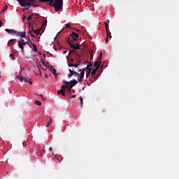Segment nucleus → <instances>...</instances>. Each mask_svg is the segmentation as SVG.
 Instances as JSON below:
<instances>
[{
  "mask_svg": "<svg viewBox=\"0 0 179 179\" xmlns=\"http://www.w3.org/2000/svg\"><path fill=\"white\" fill-rule=\"evenodd\" d=\"M41 62L43 65H45V60H44V59H41Z\"/></svg>",
  "mask_w": 179,
  "mask_h": 179,
  "instance_id": "7c9ffc66",
  "label": "nucleus"
},
{
  "mask_svg": "<svg viewBox=\"0 0 179 179\" xmlns=\"http://www.w3.org/2000/svg\"><path fill=\"white\" fill-rule=\"evenodd\" d=\"M97 71H99V67H96L95 69H94L92 71V76H94V75H96V73H97Z\"/></svg>",
  "mask_w": 179,
  "mask_h": 179,
  "instance_id": "a211bd4d",
  "label": "nucleus"
},
{
  "mask_svg": "<svg viewBox=\"0 0 179 179\" xmlns=\"http://www.w3.org/2000/svg\"><path fill=\"white\" fill-rule=\"evenodd\" d=\"M77 31H79V29H77Z\"/></svg>",
  "mask_w": 179,
  "mask_h": 179,
  "instance_id": "603ef678",
  "label": "nucleus"
},
{
  "mask_svg": "<svg viewBox=\"0 0 179 179\" xmlns=\"http://www.w3.org/2000/svg\"><path fill=\"white\" fill-rule=\"evenodd\" d=\"M37 0H17L21 6H31L33 3H36ZM40 2H49L50 6H53L56 12H59L64 6V0H38Z\"/></svg>",
  "mask_w": 179,
  "mask_h": 179,
  "instance_id": "f257e3e1",
  "label": "nucleus"
},
{
  "mask_svg": "<svg viewBox=\"0 0 179 179\" xmlns=\"http://www.w3.org/2000/svg\"><path fill=\"white\" fill-rule=\"evenodd\" d=\"M60 92H61L62 96H63L64 97L66 96V94H65V91H64V90H60Z\"/></svg>",
  "mask_w": 179,
  "mask_h": 179,
  "instance_id": "a878e982",
  "label": "nucleus"
},
{
  "mask_svg": "<svg viewBox=\"0 0 179 179\" xmlns=\"http://www.w3.org/2000/svg\"><path fill=\"white\" fill-rule=\"evenodd\" d=\"M41 99H43V100H45V98H44V96H43V94H41Z\"/></svg>",
  "mask_w": 179,
  "mask_h": 179,
  "instance_id": "c9c22d12",
  "label": "nucleus"
},
{
  "mask_svg": "<svg viewBox=\"0 0 179 179\" xmlns=\"http://www.w3.org/2000/svg\"><path fill=\"white\" fill-rule=\"evenodd\" d=\"M93 59V50L90 51V60Z\"/></svg>",
  "mask_w": 179,
  "mask_h": 179,
  "instance_id": "cd10ccee",
  "label": "nucleus"
},
{
  "mask_svg": "<svg viewBox=\"0 0 179 179\" xmlns=\"http://www.w3.org/2000/svg\"><path fill=\"white\" fill-rule=\"evenodd\" d=\"M66 43L70 45L71 48H73V50H80L79 47L80 46V43H76V45H73L69 39H67L66 41Z\"/></svg>",
  "mask_w": 179,
  "mask_h": 179,
  "instance_id": "20e7f679",
  "label": "nucleus"
},
{
  "mask_svg": "<svg viewBox=\"0 0 179 179\" xmlns=\"http://www.w3.org/2000/svg\"><path fill=\"white\" fill-rule=\"evenodd\" d=\"M26 44H28V45H29V47H30V43L29 42V41H27L26 42Z\"/></svg>",
  "mask_w": 179,
  "mask_h": 179,
  "instance_id": "ea45409f",
  "label": "nucleus"
},
{
  "mask_svg": "<svg viewBox=\"0 0 179 179\" xmlns=\"http://www.w3.org/2000/svg\"><path fill=\"white\" fill-rule=\"evenodd\" d=\"M108 36H110L111 37V35L109 34Z\"/></svg>",
  "mask_w": 179,
  "mask_h": 179,
  "instance_id": "864d4df0",
  "label": "nucleus"
},
{
  "mask_svg": "<svg viewBox=\"0 0 179 179\" xmlns=\"http://www.w3.org/2000/svg\"><path fill=\"white\" fill-rule=\"evenodd\" d=\"M43 24H47V20L44 21Z\"/></svg>",
  "mask_w": 179,
  "mask_h": 179,
  "instance_id": "37998d69",
  "label": "nucleus"
},
{
  "mask_svg": "<svg viewBox=\"0 0 179 179\" xmlns=\"http://www.w3.org/2000/svg\"><path fill=\"white\" fill-rule=\"evenodd\" d=\"M31 30H34V28H31Z\"/></svg>",
  "mask_w": 179,
  "mask_h": 179,
  "instance_id": "3c124183",
  "label": "nucleus"
},
{
  "mask_svg": "<svg viewBox=\"0 0 179 179\" xmlns=\"http://www.w3.org/2000/svg\"><path fill=\"white\" fill-rule=\"evenodd\" d=\"M5 31H7V33H9L10 34H15V33H16L15 30L9 29H6Z\"/></svg>",
  "mask_w": 179,
  "mask_h": 179,
  "instance_id": "ddd939ff",
  "label": "nucleus"
},
{
  "mask_svg": "<svg viewBox=\"0 0 179 179\" xmlns=\"http://www.w3.org/2000/svg\"><path fill=\"white\" fill-rule=\"evenodd\" d=\"M5 10H8V6H6L4 7V9L3 10V11L5 12Z\"/></svg>",
  "mask_w": 179,
  "mask_h": 179,
  "instance_id": "2f4dec72",
  "label": "nucleus"
},
{
  "mask_svg": "<svg viewBox=\"0 0 179 179\" xmlns=\"http://www.w3.org/2000/svg\"><path fill=\"white\" fill-rule=\"evenodd\" d=\"M17 79L20 80V82H26L27 83H29V85H33L31 83V80L29 77H23L22 76L17 75L16 76Z\"/></svg>",
  "mask_w": 179,
  "mask_h": 179,
  "instance_id": "f03ea898",
  "label": "nucleus"
},
{
  "mask_svg": "<svg viewBox=\"0 0 179 179\" xmlns=\"http://www.w3.org/2000/svg\"><path fill=\"white\" fill-rule=\"evenodd\" d=\"M31 6H34V8H36L37 6V5L32 3Z\"/></svg>",
  "mask_w": 179,
  "mask_h": 179,
  "instance_id": "58836bf2",
  "label": "nucleus"
},
{
  "mask_svg": "<svg viewBox=\"0 0 179 179\" xmlns=\"http://www.w3.org/2000/svg\"><path fill=\"white\" fill-rule=\"evenodd\" d=\"M19 48L22 50V52H24V45H26V41H24V39L21 38L20 41H17Z\"/></svg>",
  "mask_w": 179,
  "mask_h": 179,
  "instance_id": "7ed1b4c3",
  "label": "nucleus"
},
{
  "mask_svg": "<svg viewBox=\"0 0 179 179\" xmlns=\"http://www.w3.org/2000/svg\"><path fill=\"white\" fill-rule=\"evenodd\" d=\"M69 72H70V73L67 75L69 79H71V78H72V76H73V75H76L77 76H79V73H78L73 70L69 69Z\"/></svg>",
  "mask_w": 179,
  "mask_h": 179,
  "instance_id": "0eeeda50",
  "label": "nucleus"
},
{
  "mask_svg": "<svg viewBox=\"0 0 179 179\" xmlns=\"http://www.w3.org/2000/svg\"><path fill=\"white\" fill-rule=\"evenodd\" d=\"M25 38H26L27 41H30V38H29V37L25 36Z\"/></svg>",
  "mask_w": 179,
  "mask_h": 179,
  "instance_id": "f704fd0d",
  "label": "nucleus"
},
{
  "mask_svg": "<svg viewBox=\"0 0 179 179\" xmlns=\"http://www.w3.org/2000/svg\"><path fill=\"white\" fill-rule=\"evenodd\" d=\"M105 29L106 30L107 33V38H106V41L108 40V35H111V32H110V28L108 27V24L107 22H105Z\"/></svg>",
  "mask_w": 179,
  "mask_h": 179,
  "instance_id": "1a4fd4ad",
  "label": "nucleus"
},
{
  "mask_svg": "<svg viewBox=\"0 0 179 179\" xmlns=\"http://www.w3.org/2000/svg\"><path fill=\"white\" fill-rule=\"evenodd\" d=\"M52 124V120H50L48 122V123H47V124H46V128H48L49 127H51V124Z\"/></svg>",
  "mask_w": 179,
  "mask_h": 179,
  "instance_id": "4be33fe9",
  "label": "nucleus"
},
{
  "mask_svg": "<svg viewBox=\"0 0 179 179\" xmlns=\"http://www.w3.org/2000/svg\"><path fill=\"white\" fill-rule=\"evenodd\" d=\"M45 78H48V75L45 74Z\"/></svg>",
  "mask_w": 179,
  "mask_h": 179,
  "instance_id": "de8ad7c7",
  "label": "nucleus"
},
{
  "mask_svg": "<svg viewBox=\"0 0 179 179\" xmlns=\"http://www.w3.org/2000/svg\"><path fill=\"white\" fill-rule=\"evenodd\" d=\"M33 16H38V14H31L27 17V21L31 20L33 19Z\"/></svg>",
  "mask_w": 179,
  "mask_h": 179,
  "instance_id": "f3484780",
  "label": "nucleus"
},
{
  "mask_svg": "<svg viewBox=\"0 0 179 179\" xmlns=\"http://www.w3.org/2000/svg\"><path fill=\"white\" fill-rule=\"evenodd\" d=\"M50 150H52V148L50 147Z\"/></svg>",
  "mask_w": 179,
  "mask_h": 179,
  "instance_id": "8fccbe9b",
  "label": "nucleus"
},
{
  "mask_svg": "<svg viewBox=\"0 0 179 179\" xmlns=\"http://www.w3.org/2000/svg\"><path fill=\"white\" fill-rule=\"evenodd\" d=\"M57 94H61V90H59V91H57Z\"/></svg>",
  "mask_w": 179,
  "mask_h": 179,
  "instance_id": "a19ab883",
  "label": "nucleus"
},
{
  "mask_svg": "<svg viewBox=\"0 0 179 179\" xmlns=\"http://www.w3.org/2000/svg\"><path fill=\"white\" fill-rule=\"evenodd\" d=\"M17 37H21V38H24L26 37V32L25 31H15V34Z\"/></svg>",
  "mask_w": 179,
  "mask_h": 179,
  "instance_id": "423d86ee",
  "label": "nucleus"
},
{
  "mask_svg": "<svg viewBox=\"0 0 179 179\" xmlns=\"http://www.w3.org/2000/svg\"><path fill=\"white\" fill-rule=\"evenodd\" d=\"M35 104H36V106H41V102H40V101H35Z\"/></svg>",
  "mask_w": 179,
  "mask_h": 179,
  "instance_id": "bb28decb",
  "label": "nucleus"
},
{
  "mask_svg": "<svg viewBox=\"0 0 179 179\" xmlns=\"http://www.w3.org/2000/svg\"><path fill=\"white\" fill-rule=\"evenodd\" d=\"M63 54H64V55H65V54H66V50H64Z\"/></svg>",
  "mask_w": 179,
  "mask_h": 179,
  "instance_id": "c03bdc74",
  "label": "nucleus"
},
{
  "mask_svg": "<svg viewBox=\"0 0 179 179\" xmlns=\"http://www.w3.org/2000/svg\"><path fill=\"white\" fill-rule=\"evenodd\" d=\"M29 34H30V35L31 36V37H34V36L33 34L31 33V30H29Z\"/></svg>",
  "mask_w": 179,
  "mask_h": 179,
  "instance_id": "72a5a7b5",
  "label": "nucleus"
},
{
  "mask_svg": "<svg viewBox=\"0 0 179 179\" xmlns=\"http://www.w3.org/2000/svg\"><path fill=\"white\" fill-rule=\"evenodd\" d=\"M2 24H3L2 21L0 20V27H2Z\"/></svg>",
  "mask_w": 179,
  "mask_h": 179,
  "instance_id": "4c0bfd02",
  "label": "nucleus"
},
{
  "mask_svg": "<svg viewBox=\"0 0 179 179\" xmlns=\"http://www.w3.org/2000/svg\"><path fill=\"white\" fill-rule=\"evenodd\" d=\"M32 47H33V51L34 52H37V51H38V50L37 49V45H36L35 44L32 43Z\"/></svg>",
  "mask_w": 179,
  "mask_h": 179,
  "instance_id": "6ab92c4d",
  "label": "nucleus"
},
{
  "mask_svg": "<svg viewBox=\"0 0 179 179\" xmlns=\"http://www.w3.org/2000/svg\"><path fill=\"white\" fill-rule=\"evenodd\" d=\"M10 58H11V59H15V55L13 53L10 54Z\"/></svg>",
  "mask_w": 179,
  "mask_h": 179,
  "instance_id": "c85d7f7f",
  "label": "nucleus"
},
{
  "mask_svg": "<svg viewBox=\"0 0 179 179\" xmlns=\"http://www.w3.org/2000/svg\"><path fill=\"white\" fill-rule=\"evenodd\" d=\"M91 66H93V62H90L87 65V69H92Z\"/></svg>",
  "mask_w": 179,
  "mask_h": 179,
  "instance_id": "aec40b11",
  "label": "nucleus"
},
{
  "mask_svg": "<svg viewBox=\"0 0 179 179\" xmlns=\"http://www.w3.org/2000/svg\"><path fill=\"white\" fill-rule=\"evenodd\" d=\"M65 26H66V29H69V28H71V24H69V23L66 24Z\"/></svg>",
  "mask_w": 179,
  "mask_h": 179,
  "instance_id": "c756f323",
  "label": "nucleus"
},
{
  "mask_svg": "<svg viewBox=\"0 0 179 179\" xmlns=\"http://www.w3.org/2000/svg\"><path fill=\"white\" fill-rule=\"evenodd\" d=\"M70 36L73 38V40H74V41H78V38H79V35L77 33L72 31Z\"/></svg>",
  "mask_w": 179,
  "mask_h": 179,
  "instance_id": "6e6552de",
  "label": "nucleus"
},
{
  "mask_svg": "<svg viewBox=\"0 0 179 179\" xmlns=\"http://www.w3.org/2000/svg\"><path fill=\"white\" fill-rule=\"evenodd\" d=\"M81 104H83V98L80 97Z\"/></svg>",
  "mask_w": 179,
  "mask_h": 179,
  "instance_id": "e433bc0d",
  "label": "nucleus"
},
{
  "mask_svg": "<svg viewBox=\"0 0 179 179\" xmlns=\"http://www.w3.org/2000/svg\"><path fill=\"white\" fill-rule=\"evenodd\" d=\"M87 71L86 72V76L87 78H89V75H90V73H92V69H87Z\"/></svg>",
  "mask_w": 179,
  "mask_h": 179,
  "instance_id": "412c9836",
  "label": "nucleus"
},
{
  "mask_svg": "<svg viewBox=\"0 0 179 179\" xmlns=\"http://www.w3.org/2000/svg\"><path fill=\"white\" fill-rule=\"evenodd\" d=\"M66 87H68L67 85H62V89L60 90H63L64 92H65V90H66Z\"/></svg>",
  "mask_w": 179,
  "mask_h": 179,
  "instance_id": "b1692460",
  "label": "nucleus"
},
{
  "mask_svg": "<svg viewBox=\"0 0 179 179\" xmlns=\"http://www.w3.org/2000/svg\"><path fill=\"white\" fill-rule=\"evenodd\" d=\"M78 80L73 79L69 82V85H71V87H73V86H76V85H78Z\"/></svg>",
  "mask_w": 179,
  "mask_h": 179,
  "instance_id": "9d476101",
  "label": "nucleus"
},
{
  "mask_svg": "<svg viewBox=\"0 0 179 179\" xmlns=\"http://www.w3.org/2000/svg\"><path fill=\"white\" fill-rule=\"evenodd\" d=\"M76 55L77 58H80V55L78 54L77 52H76Z\"/></svg>",
  "mask_w": 179,
  "mask_h": 179,
  "instance_id": "473e14b6",
  "label": "nucleus"
},
{
  "mask_svg": "<svg viewBox=\"0 0 179 179\" xmlns=\"http://www.w3.org/2000/svg\"><path fill=\"white\" fill-rule=\"evenodd\" d=\"M72 52H75V50H71L70 51L69 54H72Z\"/></svg>",
  "mask_w": 179,
  "mask_h": 179,
  "instance_id": "79ce46f5",
  "label": "nucleus"
},
{
  "mask_svg": "<svg viewBox=\"0 0 179 179\" xmlns=\"http://www.w3.org/2000/svg\"><path fill=\"white\" fill-rule=\"evenodd\" d=\"M64 84H65V85H67L66 89L68 90V91H69V92H72V87H71V85H69V82L65 81V82H64Z\"/></svg>",
  "mask_w": 179,
  "mask_h": 179,
  "instance_id": "f8f14e48",
  "label": "nucleus"
},
{
  "mask_svg": "<svg viewBox=\"0 0 179 179\" xmlns=\"http://www.w3.org/2000/svg\"><path fill=\"white\" fill-rule=\"evenodd\" d=\"M70 61H71V62H73V61H74V60H73V58H71V59H70Z\"/></svg>",
  "mask_w": 179,
  "mask_h": 179,
  "instance_id": "a18cd8bd",
  "label": "nucleus"
},
{
  "mask_svg": "<svg viewBox=\"0 0 179 179\" xmlns=\"http://www.w3.org/2000/svg\"><path fill=\"white\" fill-rule=\"evenodd\" d=\"M68 66H73L74 68H78V66H79V64H72L71 63V62L68 61Z\"/></svg>",
  "mask_w": 179,
  "mask_h": 179,
  "instance_id": "2eb2a0df",
  "label": "nucleus"
},
{
  "mask_svg": "<svg viewBox=\"0 0 179 179\" xmlns=\"http://www.w3.org/2000/svg\"><path fill=\"white\" fill-rule=\"evenodd\" d=\"M77 95H72V99H75V97H76Z\"/></svg>",
  "mask_w": 179,
  "mask_h": 179,
  "instance_id": "49530a36",
  "label": "nucleus"
},
{
  "mask_svg": "<svg viewBox=\"0 0 179 179\" xmlns=\"http://www.w3.org/2000/svg\"><path fill=\"white\" fill-rule=\"evenodd\" d=\"M79 72H81V73L78 75L79 76L78 82H83V78H85V69L83 70L80 69Z\"/></svg>",
  "mask_w": 179,
  "mask_h": 179,
  "instance_id": "39448f33",
  "label": "nucleus"
},
{
  "mask_svg": "<svg viewBox=\"0 0 179 179\" xmlns=\"http://www.w3.org/2000/svg\"><path fill=\"white\" fill-rule=\"evenodd\" d=\"M16 43V39H10L9 41H8V45H13L14 44H15Z\"/></svg>",
  "mask_w": 179,
  "mask_h": 179,
  "instance_id": "4468645a",
  "label": "nucleus"
},
{
  "mask_svg": "<svg viewBox=\"0 0 179 179\" xmlns=\"http://www.w3.org/2000/svg\"><path fill=\"white\" fill-rule=\"evenodd\" d=\"M40 66H41V64L38 65V68H39V69H40Z\"/></svg>",
  "mask_w": 179,
  "mask_h": 179,
  "instance_id": "09e8293b",
  "label": "nucleus"
},
{
  "mask_svg": "<svg viewBox=\"0 0 179 179\" xmlns=\"http://www.w3.org/2000/svg\"><path fill=\"white\" fill-rule=\"evenodd\" d=\"M40 31H41V29H36V30H34V33H35V34H40Z\"/></svg>",
  "mask_w": 179,
  "mask_h": 179,
  "instance_id": "393cba45",
  "label": "nucleus"
},
{
  "mask_svg": "<svg viewBox=\"0 0 179 179\" xmlns=\"http://www.w3.org/2000/svg\"><path fill=\"white\" fill-rule=\"evenodd\" d=\"M50 72H52V73H53V75H55L57 76V69H54V67H51L50 69Z\"/></svg>",
  "mask_w": 179,
  "mask_h": 179,
  "instance_id": "dca6fc26",
  "label": "nucleus"
},
{
  "mask_svg": "<svg viewBox=\"0 0 179 179\" xmlns=\"http://www.w3.org/2000/svg\"><path fill=\"white\" fill-rule=\"evenodd\" d=\"M101 59H103V53H100L98 58H97V61H99L101 62Z\"/></svg>",
  "mask_w": 179,
  "mask_h": 179,
  "instance_id": "5701e85b",
  "label": "nucleus"
},
{
  "mask_svg": "<svg viewBox=\"0 0 179 179\" xmlns=\"http://www.w3.org/2000/svg\"><path fill=\"white\" fill-rule=\"evenodd\" d=\"M94 66H96V68H98V69L100 68V66L101 65V62L96 60L94 62Z\"/></svg>",
  "mask_w": 179,
  "mask_h": 179,
  "instance_id": "9b49d317",
  "label": "nucleus"
}]
</instances>
